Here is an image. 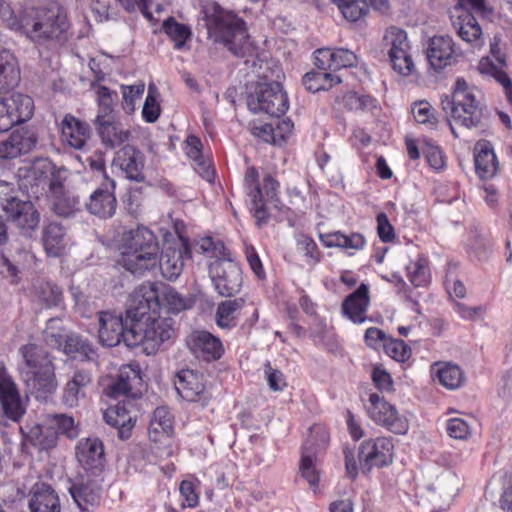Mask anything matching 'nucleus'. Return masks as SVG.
Masks as SVG:
<instances>
[{
    "label": "nucleus",
    "instance_id": "a211bd4d",
    "mask_svg": "<svg viewBox=\"0 0 512 512\" xmlns=\"http://www.w3.org/2000/svg\"><path fill=\"white\" fill-rule=\"evenodd\" d=\"M394 444L390 437L370 438L359 448V460L363 468L383 467L392 462Z\"/></svg>",
    "mask_w": 512,
    "mask_h": 512
},
{
    "label": "nucleus",
    "instance_id": "6e6d98bb",
    "mask_svg": "<svg viewBox=\"0 0 512 512\" xmlns=\"http://www.w3.org/2000/svg\"><path fill=\"white\" fill-rule=\"evenodd\" d=\"M406 271L409 281L416 287L425 286L430 280L428 261L422 256L411 261Z\"/></svg>",
    "mask_w": 512,
    "mask_h": 512
},
{
    "label": "nucleus",
    "instance_id": "f3484780",
    "mask_svg": "<svg viewBox=\"0 0 512 512\" xmlns=\"http://www.w3.org/2000/svg\"><path fill=\"white\" fill-rule=\"evenodd\" d=\"M79 472L104 475L105 452L102 441L96 437L80 439L76 445Z\"/></svg>",
    "mask_w": 512,
    "mask_h": 512
},
{
    "label": "nucleus",
    "instance_id": "680f3d73",
    "mask_svg": "<svg viewBox=\"0 0 512 512\" xmlns=\"http://www.w3.org/2000/svg\"><path fill=\"white\" fill-rule=\"evenodd\" d=\"M160 115V105L157 102V90L152 84L148 87V93L142 109V117L147 123L155 122Z\"/></svg>",
    "mask_w": 512,
    "mask_h": 512
},
{
    "label": "nucleus",
    "instance_id": "2f4dec72",
    "mask_svg": "<svg viewBox=\"0 0 512 512\" xmlns=\"http://www.w3.org/2000/svg\"><path fill=\"white\" fill-rule=\"evenodd\" d=\"M91 374L85 370H77L67 381L62 394V401L68 407H76L86 397V391L91 385Z\"/></svg>",
    "mask_w": 512,
    "mask_h": 512
},
{
    "label": "nucleus",
    "instance_id": "f257e3e1",
    "mask_svg": "<svg viewBox=\"0 0 512 512\" xmlns=\"http://www.w3.org/2000/svg\"><path fill=\"white\" fill-rule=\"evenodd\" d=\"M0 18L6 26L36 44H62L69 39L71 24L58 3L12 6L0 3Z\"/></svg>",
    "mask_w": 512,
    "mask_h": 512
},
{
    "label": "nucleus",
    "instance_id": "69168bd1",
    "mask_svg": "<svg viewBox=\"0 0 512 512\" xmlns=\"http://www.w3.org/2000/svg\"><path fill=\"white\" fill-rule=\"evenodd\" d=\"M198 480H183L180 483V494L183 507L194 508L199 503Z\"/></svg>",
    "mask_w": 512,
    "mask_h": 512
},
{
    "label": "nucleus",
    "instance_id": "603ef678",
    "mask_svg": "<svg viewBox=\"0 0 512 512\" xmlns=\"http://www.w3.org/2000/svg\"><path fill=\"white\" fill-rule=\"evenodd\" d=\"M162 28L168 37L173 41L174 48L180 50L184 47L186 41L191 37V29L186 24L177 22L169 17L163 22Z\"/></svg>",
    "mask_w": 512,
    "mask_h": 512
},
{
    "label": "nucleus",
    "instance_id": "c756f323",
    "mask_svg": "<svg viewBox=\"0 0 512 512\" xmlns=\"http://www.w3.org/2000/svg\"><path fill=\"white\" fill-rule=\"evenodd\" d=\"M474 165L477 176L483 180L493 178L499 171V162L492 144L480 140L474 147Z\"/></svg>",
    "mask_w": 512,
    "mask_h": 512
},
{
    "label": "nucleus",
    "instance_id": "9d476101",
    "mask_svg": "<svg viewBox=\"0 0 512 512\" xmlns=\"http://www.w3.org/2000/svg\"><path fill=\"white\" fill-rule=\"evenodd\" d=\"M369 418L394 434L405 435L409 430V420L384 397L371 393L366 404Z\"/></svg>",
    "mask_w": 512,
    "mask_h": 512
},
{
    "label": "nucleus",
    "instance_id": "58836bf2",
    "mask_svg": "<svg viewBox=\"0 0 512 512\" xmlns=\"http://www.w3.org/2000/svg\"><path fill=\"white\" fill-rule=\"evenodd\" d=\"M20 82V69L9 51L0 52V95H10Z\"/></svg>",
    "mask_w": 512,
    "mask_h": 512
},
{
    "label": "nucleus",
    "instance_id": "09e8293b",
    "mask_svg": "<svg viewBox=\"0 0 512 512\" xmlns=\"http://www.w3.org/2000/svg\"><path fill=\"white\" fill-rule=\"evenodd\" d=\"M242 299L226 300L221 302L216 310V324L221 329H231L236 326V313L242 308Z\"/></svg>",
    "mask_w": 512,
    "mask_h": 512
},
{
    "label": "nucleus",
    "instance_id": "ddd939ff",
    "mask_svg": "<svg viewBox=\"0 0 512 512\" xmlns=\"http://www.w3.org/2000/svg\"><path fill=\"white\" fill-rule=\"evenodd\" d=\"M161 283L145 282L131 293L126 315L130 323L158 313L161 308Z\"/></svg>",
    "mask_w": 512,
    "mask_h": 512
},
{
    "label": "nucleus",
    "instance_id": "f03ea898",
    "mask_svg": "<svg viewBox=\"0 0 512 512\" xmlns=\"http://www.w3.org/2000/svg\"><path fill=\"white\" fill-rule=\"evenodd\" d=\"M19 354L22 357L19 371L28 391L38 399L53 394L58 383L50 355L34 343L21 346Z\"/></svg>",
    "mask_w": 512,
    "mask_h": 512
},
{
    "label": "nucleus",
    "instance_id": "052dcab7",
    "mask_svg": "<svg viewBox=\"0 0 512 512\" xmlns=\"http://www.w3.org/2000/svg\"><path fill=\"white\" fill-rule=\"evenodd\" d=\"M37 295L46 307L58 306L62 301L61 289L51 282L42 283L38 287Z\"/></svg>",
    "mask_w": 512,
    "mask_h": 512
},
{
    "label": "nucleus",
    "instance_id": "4468645a",
    "mask_svg": "<svg viewBox=\"0 0 512 512\" xmlns=\"http://www.w3.org/2000/svg\"><path fill=\"white\" fill-rule=\"evenodd\" d=\"M1 208L6 218L25 236H31L38 228L40 214L29 200H21L10 196L1 202Z\"/></svg>",
    "mask_w": 512,
    "mask_h": 512
},
{
    "label": "nucleus",
    "instance_id": "6ab92c4d",
    "mask_svg": "<svg viewBox=\"0 0 512 512\" xmlns=\"http://www.w3.org/2000/svg\"><path fill=\"white\" fill-rule=\"evenodd\" d=\"M461 57L462 50L457 47L451 37L434 36L429 41L427 59L434 70L439 71L456 64Z\"/></svg>",
    "mask_w": 512,
    "mask_h": 512
},
{
    "label": "nucleus",
    "instance_id": "0e129e2a",
    "mask_svg": "<svg viewBox=\"0 0 512 512\" xmlns=\"http://www.w3.org/2000/svg\"><path fill=\"white\" fill-rule=\"evenodd\" d=\"M98 114L112 117L114 98L117 96L116 92H112L106 86L96 87Z\"/></svg>",
    "mask_w": 512,
    "mask_h": 512
},
{
    "label": "nucleus",
    "instance_id": "8fccbe9b",
    "mask_svg": "<svg viewBox=\"0 0 512 512\" xmlns=\"http://www.w3.org/2000/svg\"><path fill=\"white\" fill-rule=\"evenodd\" d=\"M323 71L309 72L303 77V84L307 90L315 93L321 90H329L335 84L341 82V79L331 73Z\"/></svg>",
    "mask_w": 512,
    "mask_h": 512
},
{
    "label": "nucleus",
    "instance_id": "3c124183",
    "mask_svg": "<svg viewBox=\"0 0 512 512\" xmlns=\"http://www.w3.org/2000/svg\"><path fill=\"white\" fill-rule=\"evenodd\" d=\"M333 2L349 22H357L363 19L369 11L366 0H333Z\"/></svg>",
    "mask_w": 512,
    "mask_h": 512
},
{
    "label": "nucleus",
    "instance_id": "774afa93",
    "mask_svg": "<svg viewBox=\"0 0 512 512\" xmlns=\"http://www.w3.org/2000/svg\"><path fill=\"white\" fill-rule=\"evenodd\" d=\"M446 430L450 437L458 440H465L472 433L471 425L465 419L458 417L447 421Z\"/></svg>",
    "mask_w": 512,
    "mask_h": 512
},
{
    "label": "nucleus",
    "instance_id": "b1692460",
    "mask_svg": "<svg viewBox=\"0 0 512 512\" xmlns=\"http://www.w3.org/2000/svg\"><path fill=\"white\" fill-rule=\"evenodd\" d=\"M91 137V128L88 123L76 118L72 114H66L60 122V139L63 144L82 150Z\"/></svg>",
    "mask_w": 512,
    "mask_h": 512
},
{
    "label": "nucleus",
    "instance_id": "39448f33",
    "mask_svg": "<svg viewBox=\"0 0 512 512\" xmlns=\"http://www.w3.org/2000/svg\"><path fill=\"white\" fill-rule=\"evenodd\" d=\"M479 94L464 78H457L452 96L441 97V107L455 124L467 129L477 128L485 118V106Z\"/></svg>",
    "mask_w": 512,
    "mask_h": 512
},
{
    "label": "nucleus",
    "instance_id": "338daca9",
    "mask_svg": "<svg viewBox=\"0 0 512 512\" xmlns=\"http://www.w3.org/2000/svg\"><path fill=\"white\" fill-rule=\"evenodd\" d=\"M297 247L306 257L308 264L313 265L320 260V252L312 238L305 234L297 236Z\"/></svg>",
    "mask_w": 512,
    "mask_h": 512
},
{
    "label": "nucleus",
    "instance_id": "423d86ee",
    "mask_svg": "<svg viewBox=\"0 0 512 512\" xmlns=\"http://www.w3.org/2000/svg\"><path fill=\"white\" fill-rule=\"evenodd\" d=\"M177 337L175 321L158 314L140 318L130 323L127 340L132 347L141 345L147 355L155 354L160 347Z\"/></svg>",
    "mask_w": 512,
    "mask_h": 512
},
{
    "label": "nucleus",
    "instance_id": "4c0bfd02",
    "mask_svg": "<svg viewBox=\"0 0 512 512\" xmlns=\"http://www.w3.org/2000/svg\"><path fill=\"white\" fill-rule=\"evenodd\" d=\"M507 65H502L498 61L492 60L490 56H483L476 65V70L484 77L493 78L504 89V93L509 101L512 100V80L506 72Z\"/></svg>",
    "mask_w": 512,
    "mask_h": 512
},
{
    "label": "nucleus",
    "instance_id": "e2e57ef3",
    "mask_svg": "<svg viewBox=\"0 0 512 512\" xmlns=\"http://www.w3.org/2000/svg\"><path fill=\"white\" fill-rule=\"evenodd\" d=\"M385 353L398 362H405L411 357V348L402 340L389 338L384 343Z\"/></svg>",
    "mask_w": 512,
    "mask_h": 512
},
{
    "label": "nucleus",
    "instance_id": "7ed1b4c3",
    "mask_svg": "<svg viewBox=\"0 0 512 512\" xmlns=\"http://www.w3.org/2000/svg\"><path fill=\"white\" fill-rule=\"evenodd\" d=\"M118 250V264L133 274H142L158 265L159 244L154 233L145 227L125 231Z\"/></svg>",
    "mask_w": 512,
    "mask_h": 512
},
{
    "label": "nucleus",
    "instance_id": "c03bdc74",
    "mask_svg": "<svg viewBox=\"0 0 512 512\" xmlns=\"http://www.w3.org/2000/svg\"><path fill=\"white\" fill-rule=\"evenodd\" d=\"M258 172L255 167H248L245 172V191L251 199V210L258 221L264 220V197L261 186L258 182Z\"/></svg>",
    "mask_w": 512,
    "mask_h": 512
},
{
    "label": "nucleus",
    "instance_id": "c85d7f7f",
    "mask_svg": "<svg viewBox=\"0 0 512 512\" xmlns=\"http://www.w3.org/2000/svg\"><path fill=\"white\" fill-rule=\"evenodd\" d=\"M369 287L362 283L356 291L348 295L342 303V313L354 324L366 322L369 306Z\"/></svg>",
    "mask_w": 512,
    "mask_h": 512
},
{
    "label": "nucleus",
    "instance_id": "bf43d9fd",
    "mask_svg": "<svg viewBox=\"0 0 512 512\" xmlns=\"http://www.w3.org/2000/svg\"><path fill=\"white\" fill-rule=\"evenodd\" d=\"M145 90V83L138 81L133 85H122L121 92L123 97L122 107L126 113H132L135 110L136 102Z\"/></svg>",
    "mask_w": 512,
    "mask_h": 512
},
{
    "label": "nucleus",
    "instance_id": "412c9836",
    "mask_svg": "<svg viewBox=\"0 0 512 512\" xmlns=\"http://www.w3.org/2000/svg\"><path fill=\"white\" fill-rule=\"evenodd\" d=\"M0 402L5 416L13 421H18L25 413L17 386L2 362H0Z\"/></svg>",
    "mask_w": 512,
    "mask_h": 512
},
{
    "label": "nucleus",
    "instance_id": "1a4fd4ad",
    "mask_svg": "<svg viewBox=\"0 0 512 512\" xmlns=\"http://www.w3.org/2000/svg\"><path fill=\"white\" fill-rule=\"evenodd\" d=\"M383 46L394 71L402 76L413 73L415 65L406 31L395 26L387 28L383 36Z\"/></svg>",
    "mask_w": 512,
    "mask_h": 512
},
{
    "label": "nucleus",
    "instance_id": "4be33fe9",
    "mask_svg": "<svg viewBox=\"0 0 512 512\" xmlns=\"http://www.w3.org/2000/svg\"><path fill=\"white\" fill-rule=\"evenodd\" d=\"M175 388L178 394L186 401L200 402L204 405L210 399V394L204 384L203 375L193 370H181L176 376Z\"/></svg>",
    "mask_w": 512,
    "mask_h": 512
},
{
    "label": "nucleus",
    "instance_id": "9b49d317",
    "mask_svg": "<svg viewBox=\"0 0 512 512\" xmlns=\"http://www.w3.org/2000/svg\"><path fill=\"white\" fill-rule=\"evenodd\" d=\"M104 475L78 472L69 493L80 512H93L100 503Z\"/></svg>",
    "mask_w": 512,
    "mask_h": 512
},
{
    "label": "nucleus",
    "instance_id": "aec40b11",
    "mask_svg": "<svg viewBox=\"0 0 512 512\" xmlns=\"http://www.w3.org/2000/svg\"><path fill=\"white\" fill-rule=\"evenodd\" d=\"M174 434L173 416L166 407H157L150 420L148 428L149 439L163 447V454L171 456Z\"/></svg>",
    "mask_w": 512,
    "mask_h": 512
},
{
    "label": "nucleus",
    "instance_id": "dca6fc26",
    "mask_svg": "<svg viewBox=\"0 0 512 512\" xmlns=\"http://www.w3.org/2000/svg\"><path fill=\"white\" fill-rule=\"evenodd\" d=\"M99 321V341L102 345L114 347L123 341L127 346H131L127 340L130 321L123 319L122 314L110 311H102L98 313Z\"/></svg>",
    "mask_w": 512,
    "mask_h": 512
},
{
    "label": "nucleus",
    "instance_id": "5fc2aeb1",
    "mask_svg": "<svg viewBox=\"0 0 512 512\" xmlns=\"http://www.w3.org/2000/svg\"><path fill=\"white\" fill-rule=\"evenodd\" d=\"M58 349L73 358H90V355L93 354L90 344L73 333H69L66 336L62 348Z\"/></svg>",
    "mask_w": 512,
    "mask_h": 512
},
{
    "label": "nucleus",
    "instance_id": "c9c22d12",
    "mask_svg": "<svg viewBox=\"0 0 512 512\" xmlns=\"http://www.w3.org/2000/svg\"><path fill=\"white\" fill-rule=\"evenodd\" d=\"M140 368L138 364H128L121 367L118 378L109 386V394L113 397L120 395L136 396L133 389L141 384Z\"/></svg>",
    "mask_w": 512,
    "mask_h": 512
},
{
    "label": "nucleus",
    "instance_id": "13d9d810",
    "mask_svg": "<svg viewBox=\"0 0 512 512\" xmlns=\"http://www.w3.org/2000/svg\"><path fill=\"white\" fill-rule=\"evenodd\" d=\"M197 247L201 253L215 258V261H225L229 258L224 244L221 241H215L211 237L200 239L197 243Z\"/></svg>",
    "mask_w": 512,
    "mask_h": 512
},
{
    "label": "nucleus",
    "instance_id": "72a5a7b5",
    "mask_svg": "<svg viewBox=\"0 0 512 512\" xmlns=\"http://www.w3.org/2000/svg\"><path fill=\"white\" fill-rule=\"evenodd\" d=\"M95 125L102 142L107 147L119 146L129 138V131L121 124L114 122L113 116L97 115Z\"/></svg>",
    "mask_w": 512,
    "mask_h": 512
},
{
    "label": "nucleus",
    "instance_id": "6e6552de",
    "mask_svg": "<svg viewBox=\"0 0 512 512\" xmlns=\"http://www.w3.org/2000/svg\"><path fill=\"white\" fill-rule=\"evenodd\" d=\"M459 490V478L451 471L441 473L432 483L419 487L417 496L422 504L431 506V512L447 509Z\"/></svg>",
    "mask_w": 512,
    "mask_h": 512
},
{
    "label": "nucleus",
    "instance_id": "a19ab883",
    "mask_svg": "<svg viewBox=\"0 0 512 512\" xmlns=\"http://www.w3.org/2000/svg\"><path fill=\"white\" fill-rule=\"evenodd\" d=\"M186 246L179 248L168 246L164 249L161 258H158L162 275L168 280H175L182 273L184 267V254Z\"/></svg>",
    "mask_w": 512,
    "mask_h": 512
},
{
    "label": "nucleus",
    "instance_id": "bb28decb",
    "mask_svg": "<svg viewBox=\"0 0 512 512\" xmlns=\"http://www.w3.org/2000/svg\"><path fill=\"white\" fill-rule=\"evenodd\" d=\"M315 65L320 70H338L355 66L357 55L345 48H320L314 52Z\"/></svg>",
    "mask_w": 512,
    "mask_h": 512
},
{
    "label": "nucleus",
    "instance_id": "864d4df0",
    "mask_svg": "<svg viewBox=\"0 0 512 512\" xmlns=\"http://www.w3.org/2000/svg\"><path fill=\"white\" fill-rule=\"evenodd\" d=\"M68 334L61 318H51L47 321L43 337L48 346L58 349L62 348L63 341Z\"/></svg>",
    "mask_w": 512,
    "mask_h": 512
},
{
    "label": "nucleus",
    "instance_id": "f8f14e48",
    "mask_svg": "<svg viewBox=\"0 0 512 512\" xmlns=\"http://www.w3.org/2000/svg\"><path fill=\"white\" fill-rule=\"evenodd\" d=\"M34 109V101L27 94L13 92L10 95H0V133L30 120Z\"/></svg>",
    "mask_w": 512,
    "mask_h": 512
},
{
    "label": "nucleus",
    "instance_id": "37998d69",
    "mask_svg": "<svg viewBox=\"0 0 512 512\" xmlns=\"http://www.w3.org/2000/svg\"><path fill=\"white\" fill-rule=\"evenodd\" d=\"M104 419L107 424L118 429L119 437L122 439L130 436L135 424V420L125 404L108 407L104 412Z\"/></svg>",
    "mask_w": 512,
    "mask_h": 512
},
{
    "label": "nucleus",
    "instance_id": "7c9ffc66",
    "mask_svg": "<svg viewBox=\"0 0 512 512\" xmlns=\"http://www.w3.org/2000/svg\"><path fill=\"white\" fill-rule=\"evenodd\" d=\"M114 161L128 179L138 182L144 179V156L133 146L127 145L121 148Z\"/></svg>",
    "mask_w": 512,
    "mask_h": 512
},
{
    "label": "nucleus",
    "instance_id": "e433bc0d",
    "mask_svg": "<svg viewBox=\"0 0 512 512\" xmlns=\"http://www.w3.org/2000/svg\"><path fill=\"white\" fill-rule=\"evenodd\" d=\"M29 509L30 512H60L59 496L49 485L36 484L29 501Z\"/></svg>",
    "mask_w": 512,
    "mask_h": 512
},
{
    "label": "nucleus",
    "instance_id": "473e14b6",
    "mask_svg": "<svg viewBox=\"0 0 512 512\" xmlns=\"http://www.w3.org/2000/svg\"><path fill=\"white\" fill-rule=\"evenodd\" d=\"M42 244L50 257H59L64 254L68 247L65 228L57 222L46 224L42 230Z\"/></svg>",
    "mask_w": 512,
    "mask_h": 512
},
{
    "label": "nucleus",
    "instance_id": "2eb2a0df",
    "mask_svg": "<svg viewBox=\"0 0 512 512\" xmlns=\"http://www.w3.org/2000/svg\"><path fill=\"white\" fill-rule=\"evenodd\" d=\"M209 274L217 292L225 297L235 295L242 285L240 268L230 258L209 264Z\"/></svg>",
    "mask_w": 512,
    "mask_h": 512
},
{
    "label": "nucleus",
    "instance_id": "20e7f679",
    "mask_svg": "<svg viewBox=\"0 0 512 512\" xmlns=\"http://www.w3.org/2000/svg\"><path fill=\"white\" fill-rule=\"evenodd\" d=\"M205 25L209 39L223 44L233 54L243 55L248 50L245 22L234 13L213 3L205 8Z\"/></svg>",
    "mask_w": 512,
    "mask_h": 512
},
{
    "label": "nucleus",
    "instance_id": "393cba45",
    "mask_svg": "<svg viewBox=\"0 0 512 512\" xmlns=\"http://www.w3.org/2000/svg\"><path fill=\"white\" fill-rule=\"evenodd\" d=\"M320 435L322 444L324 445L328 441V436L324 429L321 427H316L311 432V439L307 441L306 445L303 447L299 471L301 476L307 481L309 486L316 490L319 485L320 480V469L318 460L314 454L312 446L314 445V441L312 439L313 435Z\"/></svg>",
    "mask_w": 512,
    "mask_h": 512
},
{
    "label": "nucleus",
    "instance_id": "a878e982",
    "mask_svg": "<svg viewBox=\"0 0 512 512\" xmlns=\"http://www.w3.org/2000/svg\"><path fill=\"white\" fill-rule=\"evenodd\" d=\"M37 144L36 134L28 129H17L0 142V158L14 159L31 152Z\"/></svg>",
    "mask_w": 512,
    "mask_h": 512
},
{
    "label": "nucleus",
    "instance_id": "0eeeda50",
    "mask_svg": "<svg viewBox=\"0 0 512 512\" xmlns=\"http://www.w3.org/2000/svg\"><path fill=\"white\" fill-rule=\"evenodd\" d=\"M247 105L255 114L265 113L272 117H280L287 112L289 100L279 82H263L258 83L255 91L248 96Z\"/></svg>",
    "mask_w": 512,
    "mask_h": 512
},
{
    "label": "nucleus",
    "instance_id": "f704fd0d",
    "mask_svg": "<svg viewBox=\"0 0 512 512\" xmlns=\"http://www.w3.org/2000/svg\"><path fill=\"white\" fill-rule=\"evenodd\" d=\"M50 193L52 208L58 215L70 216L79 209V198L66 190L58 180L51 181Z\"/></svg>",
    "mask_w": 512,
    "mask_h": 512
},
{
    "label": "nucleus",
    "instance_id": "5701e85b",
    "mask_svg": "<svg viewBox=\"0 0 512 512\" xmlns=\"http://www.w3.org/2000/svg\"><path fill=\"white\" fill-rule=\"evenodd\" d=\"M186 344L195 357L205 361L218 360L224 353L221 340L205 330L193 331L187 337Z\"/></svg>",
    "mask_w": 512,
    "mask_h": 512
},
{
    "label": "nucleus",
    "instance_id": "de8ad7c7",
    "mask_svg": "<svg viewBox=\"0 0 512 512\" xmlns=\"http://www.w3.org/2000/svg\"><path fill=\"white\" fill-rule=\"evenodd\" d=\"M160 304L170 313H180L194 305V299L182 296L175 289L161 283Z\"/></svg>",
    "mask_w": 512,
    "mask_h": 512
},
{
    "label": "nucleus",
    "instance_id": "4d7b16f0",
    "mask_svg": "<svg viewBox=\"0 0 512 512\" xmlns=\"http://www.w3.org/2000/svg\"><path fill=\"white\" fill-rule=\"evenodd\" d=\"M344 106L351 111H371L377 107V100L370 95L348 92L342 97Z\"/></svg>",
    "mask_w": 512,
    "mask_h": 512
},
{
    "label": "nucleus",
    "instance_id": "a18cd8bd",
    "mask_svg": "<svg viewBox=\"0 0 512 512\" xmlns=\"http://www.w3.org/2000/svg\"><path fill=\"white\" fill-rule=\"evenodd\" d=\"M320 241L328 248L338 247L347 251H358L366 245L365 237L362 234H343L340 231L320 234Z\"/></svg>",
    "mask_w": 512,
    "mask_h": 512
},
{
    "label": "nucleus",
    "instance_id": "cd10ccee",
    "mask_svg": "<svg viewBox=\"0 0 512 512\" xmlns=\"http://www.w3.org/2000/svg\"><path fill=\"white\" fill-rule=\"evenodd\" d=\"M114 188V181L108 180L102 187L96 189L86 203L87 210L100 218L112 217L117 207Z\"/></svg>",
    "mask_w": 512,
    "mask_h": 512
},
{
    "label": "nucleus",
    "instance_id": "49530a36",
    "mask_svg": "<svg viewBox=\"0 0 512 512\" xmlns=\"http://www.w3.org/2000/svg\"><path fill=\"white\" fill-rule=\"evenodd\" d=\"M455 27L463 41L476 49L483 46L482 29L473 15L464 13L459 16Z\"/></svg>",
    "mask_w": 512,
    "mask_h": 512
},
{
    "label": "nucleus",
    "instance_id": "79ce46f5",
    "mask_svg": "<svg viewBox=\"0 0 512 512\" xmlns=\"http://www.w3.org/2000/svg\"><path fill=\"white\" fill-rule=\"evenodd\" d=\"M431 375L434 380L449 390L459 388L464 382L461 368L450 362H436L431 366Z\"/></svg>",
    "mask_w": 512,
    "mask_h": 512
},
{
    "label": "nucleus",
    "instance_id": "ea45409f",
    "mask_svg": "<svg viewBox=\"0 0 512 512\" xmlns=\"http://www.w3.org/2000/svg\"><path fill=\"white\" fill-rule=\"evenodd\" d=\"M185 154L193 161L194 169L208 182L214 180V170L211 161L202 154L201 140L190 135L187 137L184 146Z\"/></svg>",
    "mask_w": 512,
    "mask_h": 512
}]
</instances>
